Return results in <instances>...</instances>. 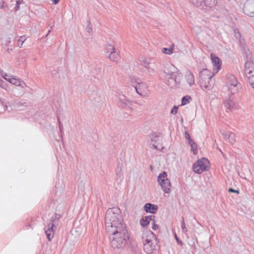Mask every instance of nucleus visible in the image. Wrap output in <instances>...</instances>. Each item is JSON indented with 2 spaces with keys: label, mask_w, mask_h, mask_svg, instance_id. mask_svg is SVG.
I'll return each mask as SVG.
<instances>
[{
  "label": "nucleus",
  "mask_w": 254,
  "mask_h": 254,
  "mask_svg": "<svg viewBox=\"0 0 254 254\" xmlns=\"http://www.w3.org/2000/svg\"><path fill=\"white\" fill-rule=\"evenodd\" d=\"M0 73L2 77L6 81L15 86H21L22 88L26 87V84L24 82L21 80L20 79L16 78V77L8 75L3 73V71L0 70Z\"/></svg>",
  "instance_id": "4"
},
{
  "label": "nucleus",
  "mask_w": 254,
  "mask_h": 254,
  "mask_svg": "<svg viewBox=\"0 0 254 254\" xmlns=\"http://www.w3.org/2000/svg\"><path fill=\"white\" fill-rule=\"evenodd\" d=\"M189 144L191 146V150L192 151L193 154L196 155L197 153V147L196 144L193 141H190Z\"/></svg>",
  "instance_id": "20"
},
{
  "label": "nucleus",
  "mask_w": 254,
  "mask_h": 254,
  "mask_svg": "<svg viewBox=\"0 0 254 254\" xmlns=\"http://www.w3.org/2000/svg\"><path fill=\"white\" fill-rule=\"evenodd\" d=\"M185 78L190 85H191L194 83V78L193 74L190 71L186 73Z\"/></svg>",
  "instance_id": "14"
},
{
  "label": "nucleus",
  "mask_w": 254,
  "mask_h": 254,
  "mask_svg": "<svg viewBox=\"0 0 254 254\" xmlns=\"http://www.w3.org/2000/svg\"><path fill=\"white\" fill-rule=\"evenodd\" d=\"M209 167L208 160L204 158L197 160L193 165V171L197 174H201L203 172L207 171Z\"/></svg>",
  "instance_id": "3"
},
{
  "label": "nucleus",
  "mask_w": 254,
  "mask_h": 254,
  "mask_svg": "<svg viewBox=\"0 0 254 254\" xmlns=\"http://www.w3.org/2000/svg\"><path fill=\"white\" fill-rule=\"evenodd\" d=\"M143 249L144 251L148 254L153 253L155 250V246L152 243H144Z\"/></svg>",
  "instance_id": "13"
},
{
  "label": "nucleus",
  "mask_w": 254,
  "mask_h": 254,
  "mask_svg": "<svg viewBox=\"0 0 254 254\" xmlns=\"http://www.w3.org/2000/svg\"><path fill=\"white\" fill-rule=\"evenodd\" d=\"M237 83V80L234 75H231L228 77V81L227 84L230 90H232L233 87H235Z\"/></svg>",
  "instance_id": "11"
},
{
  "label": "nucleus",
  "mask_w": 254,
  "mask_h": 254,
  "mask_svg": "<svg viewBox=\"0 0 254 254\" xmlns=\"http://www.w3.org/2000/svg\"><path fill=\"white\" fill-rule=\"evenodd\" d=\"M105 50H106V54L107 55V56L109 54L112 53V52L115 51V48L114 47L111 45H107L105 47Z\"/></svg>",
  "instance_id": "22"
},
{
  "label": "nucleus",
  "mask_w": 254,
  "mask_h": 254,
  "mask_svg": "<svg viewBox=\"0 0 254 254\" xmlns=\"http://www.w3.org/2000/svg\"><path fill=\"white\" fill-rule=\"evenodd\" d=\"M25 40V38L24 37H21L18 40V45H19L20 42H21L20 46H21L23 43L24 42Z\"/></svg>",
  "instance_id": "31"
},
{
  "label": "nucleus",
  "mask_w": 254,
  "mask_h": 254,
  "mask_svg": "<svg viewBox=\"0 0 254 254\" xmlns=\"http://www.w3.org/2000/svg\"><path fill=\"white\" fill-rule=\"evenodd\" d=\"M144 209L148 213H155L158 209V207L154 204L146 203L144 207Z\"/></svg>",
  "instance_id": "12"
},
{
  "label": "nucleus",
  "mask_w": 254,
  "mask_h": 254,
  "mask_svg": "<svg viewBox=\"0 0 254 254\" xmlns=\"http://www.w3.org/2000/svg\"><path fill=\"white\" fill-rule=\"evenodd\" d=\"M177 112H178V107L177 106H174L172 109L171 110V113L172 114H176L177 113Z\"/></svg>",
  "instance_id": "30"
},
{
  "label": "nucleus",
  "mask_w": 254,
  "mask_h": 254,
  "mask_svg": "<svg viewBox=\"0 0 254 254\" xmlns=\"http://www.w3.org/2000/svg\"><path fill=\"white\" fill-rule=\"evenodd\" d=\"M152 228L153 230H156L158 228V226L155 224H154L152 226Z\"/></svg>",
  "instance_id": "35"
},
{
  "label": "nucleus",
  "mask_w": 254,
  "mask_h": 254,
  "mask_svg": "<svg viewBox=\"0 0 254 254\" xmlns=\"http://www.w3.org/2000/svg\"><path fill=\"white\" fill-rule=\"evenodd\" d=\"M228 139L231 143H235L236 141V135L233 133H230L229 135Z\"/></svg>",
  "instance_id": "24"
},
{
  "label": "nucleus",
  "mask_w": 254,
  "mask_h": 254,
  "mask_svg": "<svg viewBox=\"0 0 254 254\" xmlns=\"http://www.w3.org/2000/svg\"><path fill=\"white\" fill-rule=\"evenodd\" d=\"M203 5L206 6H213L216 4V0H203Z\"/></svg>",
  "instance_id": "19"
},
{
  "label": "nucleus",
  "mask_w": 254,
  "mask_h": 254,
  "mask_svg": "<svg viewBox=\"0 0 254 254\" xmlns=\"http://www.w3.org/2000/svg\"><path fill=\"white\" fill-rule=\"evenodd\" d=\"M249 82L252 87L254 89V75L248 77Z\"/></svg>",
  "instance_id": "26"
},
{
  "label": "nucleus",
  "mask_w": 254,
  "mask_h": 254,
  "mask_svg": "<svg viewBox=\"0 0 254 254\" xmlns=\"http://www.w3.org/2000/svg\"><path fill=\"white\" fill-rule=\"evenodd\" d=\"M174 49V44H172L171 45H170V46L169 48H163L162 49V51L164 54H168V55H171L173 53Z\"/></svg>",
  "instance_id": "18"
},
{
  "label": "nucleus",
  "mask_w": 254,
  "mask_h": 254,
  "mask_svg": "<svg viewBox=\"0 0 254 254\" xmlns=\"http://www.w3.org/2000/svg\"><path fill=\"white\" fill-rule=\"evenodd\" d=\"M210 59L214 73H217L221 69L222 62L219 58L214 54H211Z\"/></svg>",
  "instance_id": "6"
},
{
  "label": "nucleus",
  "mask_w": 254,
  "mask_h": 254,
  "mask_svg": "<svg viewBox=\"0 0 254 254\" xmlns=\"http://www.w3.org/2000/svg\"><path fill=\"white\" fill-rule=\"evenodd\" d=\"M105 223L107 231L112 237V247L118 248L125 245L129 240V234L120 210L115 207L108 209Z\"/></svg>",
  "instance_id": "1"
},
{
  "label": "nucleus",
  "mask_w": 254,
  "mask_h": 254,
  "mask_svg": "<svg viewBox=\"0 0 254 254\" xmlns=\"http://www.w3.org/2000/svg\"><path fill=\"white\" fill-rule=\"evenodd\" d=\"M3 107H4V109L5 111H8V112H10L12 110L11 107L10 106H8L6 104H4L3 105Z\"/></svg>",
  "instance_id": "29"
},
{
  "label": "nucleus",
  "mask_w": 254,
  "mask_h": 254,
  "mask_svg": "<svg viewBox=\"0 0 254 254\" xmlns=\"http://www.w3.org/2000/svg\"><path fill=\"white\" fill-rule=\"evenodd\" d=\"M216 73L212 72L207 69L202 70L199 74V79L211 80L214 74Z\"/></svg>",
  "instance_id": "8"
},
{
  "label": "nucleus",
  "mask_w": 254,
  "mask_h": 254,
  "mask_svg": "<svg viewBox=\"0 0 254 254\" xmlns=\"http://www.w3.org/2000/svg\"><path fill=\"white\" fill-rule=\"evenodd\" d=\"M151 220V216H145L143 217L140 221L141 225L144 227L147 226Z\"/></svg>",
  "instance_id": "15"
},
{
  "label": "nucleus",
  "mask_w": 254,
  "mask_h": 254,
  "mask_svg": "<svg viewBox=\"0 0 254 254\" xmlns=\"http://www.w3.org/2000/svg\"><path fill=\"white\" fill-rule=\"evenodd\" d=\"M3 81H2V82H0V86L2 87V88H4V85H3Z\"/></svg>",
  "instance_id": "36"
},
{
  "label": "nucleus",
  "mask_w": 254,
  "mask_h": 254,
  "mask_svg": "<svg viewBox=\"0 0 254 254\" xmlns=\"http://www.w3.org/2000/svg\"><path fill=\"white\" fill-rule=\"evenodd\" d=\"M51 0L53 1V3L55 4H57L59 2V1H60V0Z\"/></svg>",
  "instance_id": "34"
},
{
  "label": "nucleus",
  "mask_w": 254,
  "mask_h": 254,
  "mask_svg": "<svg viewBox=\"0 0 254 254\" xmlns=\"http://www.w3.org/2000/svg\"><path fill=\"white\" fill-rule=\"evenodd\" d=\"M22 0H18L16 1V5L15 7V10H18L19 9V5L22 3Z\"/></svg>",
  "instance_id": "28"
},
{
  "label": "nucleus",
  "mask_w": 254,
  "mask_h": 254,
  "mask_svg": "<svg viewBox=\"0 0 254 254\" xmlns=\"http://www.w3.org/2000/svg\"><path fill=\"white\" fill-rule=\"evenodd\" d=\"M192 3L196 6H200L203 5V0H192Z\"/></svg>",
  "instance_id": "25"
},
{
  "label": "nucleus",
  "mask_w": 254,
  "mask_h": 254,
  "mask_svg": "<svg viewBox=\"0 0 254 254\" xmlns=\"http://www.w3.org/2000/svg\"><path fill=\"white\" fill-rule=\"evenodd\" d=\"M182 227L183 229H184L186 228L185 224V222H184V220H183L182 222Z\"/></svg>",
  "instance_id": "33"
},
{
  "label": "nucleus",
  "mask_w": 254,
  "mask_h": 254,
  "mask_svg": "<svg viewBox=\"0 0 254 254\" xmlns=\"http://www.w3.org/2000/svg\"><path fill=\"white\" fill-rule=\"evenodd\" d=\"M191 98L190 96H184L182 99V102H181V106L185 105L188 103H190V101L191 100Z\"/></svg>",
  "instance_id": "23"
},
{
  "label": "nucleus",
  "mask_w": 254,
  "mask_h": 254,
  "mask_svg": "<svg viewBox=\"0 0 254 254\" xmlns=\"http://www.w3.org/2000/svg\"><path fill=\"white\" fill-rule=\"evenodd\" d=\"M153 238V234L152 233L144 235L143 237L144 239L143 243H152Z\"/></svg>",
  "instance_id": "16"
},
{
  "label": "nucleus",
  "mask_w": 254,
  "mask_h": 254,
  "mask_svg": "<svg viewBox=\"0 0 254 254\" xmlns=\"http://www.w3.org/2000/svg\"><path fill=\"white\" fill-rule=\"evenodd\" d=\"M53 224H52L50 227L46 231V234L47 235V237L49 241H51V239L53 238L54 233L53 231Z\"/></svg>",
  "instance_id": "17"
},
{
  "label": "nucleus",
  "mask_w": 254,
  "mask_h": 254,
  "mask_svg": "<svg viewBox=\"0 0 254 254\" xmlns=\"http://www.w3.org/2000/svg\"><path fill=\"white\" fill-rule=\"evenodd\" d=\"M229 191L230 192H236V193H239V191H238V190H233V189H232V188H230V189H229Z\"/></svg>",
  "instance_id": "32"
},
{
  "label": "nucleus",
  "mask_w": 254,
  "mask_h": 254,
  "mask_svg": "<svg viewBox=\"0 0 254 254\" xmlns=\"http://www.w3.org/2000/svg\"><path fill=\"white\" fill-rule=\"evenodd\" d=\"M137 93L141 96H145L148 94V89L146 84L143 83L138 84L135 87Z\"/></svg>",
  "instance_id": "9"
},
{
  "label": "nucleus",
  "mask_w": 254,
  "mask_h": 254,
  "mask_svg": "<svg viewBox=\"0 0 254 254\" xmlns=\"http://www.w3.org/2000/svg\"><path fill=\"white\" fill-rule=\"evenodd\" d=\"M108 57L111 60L116 61V60H117L118 58V54L117 52L115 50L114 51L112 52L111 53L109 54L108 55Z\"/></svg>",
  "instance_id": "21"
},
{
  "label": "nucleus",
  "mask_w": 254,
  "mask_h": 254,
  "mask_svg": "<svg viewBox=\"0 0 254 254\" xmlns=\"http://www.w3.org/2000/svg\"><path fill=\"white\" fill-rule=\"evenodd\" d=\"M164 72L169 78L172 79L176 78L177 75L180 74L178 68L172 64L167 65L165 67Z\"/></svg>",
  "instance_id": "5"
},
{
  "label": "nucleus",
  "mask_w": 254,
  "mask_h": 254,
  "mask_svg": "<svg viewBox=\"0 0 254 254\" xmlns=\"http://www.w3.org/2000/svg\"><path fill=\"white\" fill-rule=\"evenodd\" d=\"M229 104H226V107H227L228 109H229L230 110H232V108H229Z\"/></svg>",
  "instance_id": "37"
},
{
  "label": "nucleus",
  "mask_w": 254,
  "mask_h": 254,
  "mask_svg": "<svg viewBox=\"0 0 254 254\" xmlns=\"http://www.w3.org/2000/svg\"><path fill=\"white\" fill-rule=\"evenodd\" d=\"M244 71L247 77L254 75V63L253 61H249L245 63Z\"/></svg>",
  "instance_id": "7"
},
{
  "label": "nucleus",
  "mask_w": 254,
  "mask_h": 254,
  "mask_svg": "<svg viewBox=\"0 0 254 254\" xmlns=\"http://www.w3.org/2000/svg\"><path fill=\"white\" fill-rule=\"evenodd\" d=\"M185 137L187 140H188V143L190 142V141H193L190 138L189 133L187 131L185 132Z\"/></svg>",
  "instance_id": "27"
},
{
  "label": "nucleus",
  "mask_w": 254,
  "mask_h": 254,
  "mask_svg": "<svg viewBox=\"0 0 254 254\" xmlns=\"http://www.w3.org/2000/svg\"><path fill=\"white\" fill-rule=\"evenodd\" d=\"M158 182L162 190L166 193H170L171 189V184L167 178V174L165 172L160 174L158 176Z\"/></svg>",
  "instance_id": "2"
},
{
  "label": "nucleus",
  "mask_w": 254,
  "mask_h": 254,
  "mask_svg": "<svg viewBox=\"0 0 254 254\" xmlns=\"http://www.w3.org/2000/svg\"><path fill=\"white\" fill-rule=\"evenodd\" d=\"M211 80L199 79V84L202 90L207 91L212 88V85L210 83Z\"/></svg>",
  "instance_id": "10"
}]
</instances>
